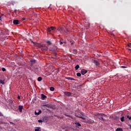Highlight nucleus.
<instances>
[{"label":"nucleus","instance_id":"e433bc0d","mask_svg":"<svg viewBox=\"0 0 131 131\" xmlns=\"http://www.w3.org/2000/svg\"><path fill=\"white\" fill-rule=\"evenodd\" d=\"M28 69H29V70H32L31 67H28Z\"/></svg>","mask_w":131,"mask_h":131},{"label":"nucleus","instance_id":"423d86ee","mask_svg":"<svg viewBox=\"0 0 131 131\" xmlns=\"http://www.w3.org/2000/svg\"><path fill=\"white\" fill-rule=\"evenodd\" d=\"M81 73L82 75H84V74H86V73H88V71L82 69L81 70Z\"/></svg>","mask_w":131,"mask_h":131},{"label":"nucleus","instance_id":"c9c22d12","mask_svg":"<svg viewBox=\"0 0 131 131\" xmlns=\"http://www.w3.org/2000/svg\"><path fill=\"white\" fill-rule=\"evenodd\" d=\"M128 47H129V48H131V43L128 44Z\"/></svg>","mask_w":131,"mask_h":131},{"label":"nucleus","instance_id":"c756f323","mask_svg":"<svg viewBox=\"0 0 131 131\" xmlns=\"http://www.w3.org/2000/svg\"><path fill=\"white\" fill-rule=\"evenodd\" d=\"M89 123H94V120H91L90 122L89 121Z\"/></svg>","mask_w":131,"mask_h":131},{"label":"nucleus","instance_id":"ddd939ff","mask_svg":"<svg viewBox=\"0 0 131 131\" xmlns=\"http://www.w3.org/2000/svg\"><path fill=\"white\" fill-rule=\"evenodd\" d=\"M31 66L32 67V66H33V64H34V63H35V60H31Z\"/></svg>","mask_w":131,"mask_h":131},{"label":"nucleus","instance_id":"7c9ffc66","mask_svg":"<svg viewBox=\"0 0 131 131\" xmlns=\"http://www.w3.org/2000/svg\"><path fill=\"white\" fill-rule=\"evenodd\" d=\"M64 130H65V131H70V129H69V128H66V129H64Z\"/></svg>","mask_w":131,"mask_h":131},{"label":"nucleus","instance_id":"b1692460","mask_svg":"<svg viewBox=\"0 0 131 131\" xmlns=\"http://www.w3.org/2000/svg\"><path fill=\"white\" fill-rule=\"evenodd\" d=\"M2 83V84H5V82L3 80H0V84Z\"/></svg>","mask_w":131,"mask_h":131},{"label":"nucleus","instance_id":"dca6fc26","mask_svg":"<svg viewBox=\"0 0 131 131\" xmlns=\"http://www.w3.org/2000/svg\"><path fill=\"white\" fill-rule=\"evenodd\" d=\"M75 124H76L77 127H79V126H81V125L79 123L77 122L75 123Z\"/></svg>","mask_w":131,"mask_h":131},{"label":"nucleus","instance_id":"aec40b11","mask_svg":"<svg viewBox=\"0 0 131 131\" xmlns=\"http://www.w3.org/2000/svg\"><path fill=\"white\" fill-rule=\"evenodd\" d=\"M50 91H51V92H54V91H55V88L54 87H51Z\"/></svg>","mask_w":131,"mask_h":131},{"label":"nucleus","instance_id":"49530a36","mask_svg":"<svg viewBox=\"0 0 131 131\" xmlns=\"http://www.w3.org/2000/svg\"><path fill=\"white\" fill-rule=\"evenodd\" d=\"M69 58H71V56H69Z\"/></svg>","mask_w":131,"mask_h":131},{"label":"nucleus","instance_id":"7ed1b4c3","mask_svg":"<svg viewBox=\"0 0 131 131\" xmlns=\"http://www.w3.org/2000/svg\"><path fill=\"white\" fill-rule=\"evenodd\" d=\"M40 48L41 50H43V51H48V50H49L48 47L43 45H40Z\"/></svg>","mask_w":131,"mask_h":131},{"label":"nucleus","instance_id":"ea45409f","mask_svg":"<svg viewBox=\"0 0 131 131\" xmlns=\"http://www.w3.org/2000/svg\"><path fill=\"white\" fill-rule=\"evenodd\" d=\"M17 99H18V100H20V96H18L17 97Z\"/></svg>","mask_w":131,"mask_h":131},{"label":"nucleus","instance_id":"2f4dec72","mask_svg":"<svg viewBox=\"0 0 131 131\" xmlns=\"http://www.w3.org/2000/svg\"><path fill=\"white\" fill-rule=\"evenodd\" d=\"M2 71H3V72L6 71V69H5L4 68H2Z\"/></svg>","mask_w":131,"mask_h":131},{"label":"nucleus","instance_id":"cd10ccee","mask_svg":"<svg viewBox=\"0 0 131 131\" xmlns=\"http://www.w3.org/2000/svg\"><path fill=\"white\" fill-rule=\"evenodd\" d=\"M65 116H67L68 117H70V118H72V116L68 115H66V114H65Z\"/></svg>","mask_w":131,"mask_h":131},{"label":"nucleus","instance_id":"39448f33","mask_svg":"<svg viewBox=\"0 0 131 131\" xmlns=\"http://www.w3.org/2000/svg\"><path fill=\"white\" fill-rule=\"evenodd\" d=\"M93 63L97 66V67H99L100 66V63H99L98 61H97L96 60H93Z\"/></svg>","mask_w":131,"mask_h":131},{"label":"nucleus","instance_id":"c85d7f7f","mask_svg":"<svg viewBox=\"0 0 131 131\" xmlns=\"http://www.w3.org/2000/svg\"><path fill=\"white\" fill-rule=\"evenodd\" d=\"M10 124H12L13 126H15V123L12 122H10Z\"/></svg>","mask_w":131,"mask_h":131},{"label":"nucleus","instance_id":"2eb2a0df","mask_svg":"<svg viewBox=\"0 0 131 131\" xmlns=\"http://www.w3.org/2000/svg\"><path fill=\"white\" fill-rule=\"evenodd\" d=\"M73 54H74V55H76V54H77V50L76 49L73 50Z\"/></svg>","mask_w":131,"mask_h":131},{"label":"nucleus","instance_id":"f704fd0d","mask_svg":"<svg viewBox=\"0 0 131 131\" xmlns=\"http://www.w3.org/2000/svg\"><path fill=\"white\" fill-rule=\"evenodd\" d=\"M30 40L31 41V42H32V43H35V42L32 41V39H30Z\"/></svg>","mask_w":131,"mask_h":131},{"label":"nucleus","instance_id":"37998d69","mask_svg":"<svg viewBox=\"0 0 131 131\" xmlns=\"http://www.w3.org/2000/svg\"><path fill=\"white\" fill-rule=\"evenodd\" d=\"M112 35H113V36H114V34L112 33Z\"/></svg>","mask_w":131,"mask_h":131},{"label":"nucleus","instance_id":"9d476101","mask_svg":"<svg viewBox=\"0 0 131 131\" xmlns=\"http://www.w3.org/2000/svg\"><path fill=\"white\" fill-rule=\"evenodd\" d=\"M41 128L40 127H35L34 131H41Z\"/></svg>","mask_w":131,"mask_h":131},{"label":"nucleus","instance_id":"1a4fd4ad","mask_svg":"<svg viewBox=\"0 0 131 131\" xmlns=\"http://www.w3.org/2000/svg\"><path fill=\"white\" fill-rule=\"evenodd\" d=\"M18 110L19 112L22 113V110H23V105H19Z\"/></svg>","mask_w":131,"mask_h":131},{"label":"nucleus","instance_id":"20e7f679","mask_svg":"<svg viewBox=\"0 0 131 131\" xmlns=\"http://www.w3.org/2000/svg\"><path fill=\"white\" fill-rule=\"evenodd\" d=\"M55 29L56 28L54 27H51L50 28H48L47 31H48V32H51L52 30H55Z\"/></svg>","mask_w":131,"mask_h":131},{"label":"nucleus","instance_id":"f3484780","mask_svg":"<svg viewBox=\"0 0 131 131\" xmlns=\"http://www.w3.org/2000/svg\"><path fill=\"white\" fill-rule=\"evenodd\" d=\"M37 80L38 81H41V80H42V78H41V77H38L37 78Z\"/></svg>","mask_w":131,"mask_h":131},{"label":"nucleus","instance_id":"0eeeda50","mask_svg":"<svg viewBox=\"0 0 131 131\" xmlns=\"http://www.w3.org/2000/svg\"><path fill=\"white\" fill-rule=\"evenodd\" d=\"M13 24H14L15 25H18L19 24V20L17 19H14L13 21Z\"/></svg>","mask_w":131,"mask_h":131},{"label":"nucleus","instance_id":"de8ad7c7","mask_svg":"<svg viewBox=\"0 0 131 131\" xmlns=\"http://www.w3.org/2000/svg\"><path fill=\"white\" fill-rule=\"evenodd\" d=\"M0 129H2V126H0Z\"/></svg>","mask_w":131,"mask_h":131},{"label":"nucleus","instance_id":"f03ea898","mask_svg":"<svg viewBox=\"0 0 131 131\" xmlns=\"http://www.w3.org/2000/svg\"><path fill=\"white\" fill-rule=\"evenodd\" d=\"M83 115L84 114H83V112H79L78 113H76L75 114V116L76 117H78L79 118H81V119H85V118L83 117Z\"/></svg>","mask_w":131,"mask_h":131},{"label":"nucleus","instance_id":"9b49d317","mask_svg":"<svg viewBox=\"0 0 131 131\" xmlns=\"http://www.w3.org/2000/svg\"><path fill=\"white\" fill-rule=\"evenodd\" d=\"M47 98V96L43 94H41V100H45Z\"/></svg>","mask_w":131,"mask_h":131},{"label":"nucleus","instance_id":"4c0bfd02","mask_svg":"<svg viewBox=\"0 0 131 131\" xmlns=\"http://www.w3.org/2000/svg\"><path fill=\"white\" fill-rule=\"evenodd\" d=\"M57 30H58V31H61V30H62L61 29V28H58L57 29Z\"/></svg>","mask_w":131,"mask_h":131},{"label":"nucleus","instance_id":"a18cd8bd","mask_svg":"<svg viewBox=\"0 0 131 131\" xmlns=\"http://www.w3.org/2000/svg\"><path fill=\"white\" fill-rule=\"evenodd\" d=\"M0 20H2V17L0 16Z\"/></svg>","mask_w":131,"mask_h":131},{"label":"nucleus","instance_id":"58836bf2","mask_svg":"<svg viewBox=\"0 0 131 131\" xmlns=\"http://www.w3.org/2000/svg\"><path fill=\"white\" fill-rule=\"evenodd\" d=\"M60 45H63V42L61 41L60 42Z\"/></svg>","mask_w":131,"mask_h":131},{"label":"nucleus","instance_id":"c03bdc74","mask_svg":"<svg viewBox=\"0 0 131 131\" xmlns=\"http://www.w3.org/2000/svg\"><path fill=\"white\" fill-rule=\"evenodd\" d=\"M127 50H129V51H131L130 49H127Z\"/></svg>","mask_w":131,"mask_h":131},{"label":"nucleus","instance_id":"a878e982","mask_svg":"<svg viewBox=\"0 0 131 131\" xmlns=\"http://www.w3.org/2000/svg\"><path fill=\"white\" fill-rule=\"evenodd\" d=\"M38 122L41 123L42 122H43V121H42V120H38Z\"/></svg>","mask_w":131,"mask_h":131},{"label":"nucleus","instance_id":"473e14b6","mask_svg":"<svg viewBox=\"0 0 131 131\" xmlns=\"http://www.w3.org/2000/svg\"><path fill=\"white\" fill-rule=\"evenodd\" d=\"M48 104H44L43 105V107H48Z\"/></svg>","mask_w":131,"mask_h":131},{"label":"nucleus","instance_id":"393cba45","mask_svg":"<svg viewBox=\"0 0 131 131\" xmlns=\"http://www.w3.org/2000/svg\"><path fill=\"white\" fill-rule=\"evenodd\" d=\"M127 118H128V119H129V120H131V117H130L129 116L127 115Z\"/></svg>","mask_w":131,"mask_h":131},{"label":"nucleus","instance_id":"72a5a7b5","mask_svg":"<svg viewBox=\"0 0 131 131\" xmlns=\"http://www.w3.org/2000/svg\"><path fill=\"white\" fill-rule=\"evenodd\" d=\"M0 116H4V115H3V113L0 112Z\"/></svg>","mask_w":131,"mask_h":131},{"label":"nucleus","instance_id":"4468645a","mask_svg":"<svg viewBox=\"0 0 131 131\" xmlns=\"http://www.w3.org/2000/svg\"><path fill=\"white\" fill-rule=\"evenodd\" d=\"M66 79H68V80H75V79L72 77H67Z\"/></svg>","mask_w":131,"mask_h":131},{"label":"nucleus","instance_id":"f8f14e48","mask_svg":"<svg viewBox=\"0 0 131 131\" xmlns=\"http://www.w3.org/2000/svg\"><path fill=\"white\" fill-rule=\"evenodd\" d=\"M64 94L66 95V96H71V93L69 92H66L64 93Z\"/></svg>","mask_w":131,"mask_h":131},{"label":"nucleus","instance_id":"412c9836","mask_svg":"<svg viewBox=\"0 0 131 131\" xmlns=\"http://www.w3.org/2000/svg\"><path fill=\"white\" fill-rule=\"evenodd\" d=\"M121 121L122 122H123V121H124V117H122L121 118Z\"/></svg>","mask_w":131,"mask_h":131},{"label":"nucleus","instance_id":"a211bd4d","mask_svg":"<svg viewBox=\"0 0 131 131\" xmlns=\"http://www.w3.org/2000/svg\"><path fill=\"white\" fill-rule=\"evenodd\" d=\"M116 131H123V130L122 128H117L116 129Z\"/></svg>","mask_w":131,"mask_h":131},{"label":"nucleus","instance_id":"a19ab883","mask_svg":"<svg viewBox=\"0 0 131 131\" xmlns=\"http://www.w3.org/2000/svg\"><path fill=\"white\" fill-rule=\"evenodd\" d=\"M22 19L23 20H26V18H25V17H23Z\"/></svg>","mask_w":131,"mask_h":131},{"label":"nucleus","instance_id":"bb28decb","mask_svg":"<svg viewBox=\"0 0 131 131\" xmlns=\"http://www.w3.org/2000/svg\"><path fill=\"white\" fill-rule=\"evenodd\" d=\"M127 67L125 66H121V68H123V69H125V68H127Z\"/></svg>","mask_w":131,"mask_h":131},{"label":"nucleus","instance_id":"6ab92c4d","mask_svg":"<svg viewBox=\"0 0 131 131\" xmlns=\"http://www.w3.org/2000/svg\"><path fill=\"white\" fill-rule=\"evenodd\" d=\"M79 68V65L77 64L75 67V69L76 70H78V69Z\"/></svg>","mask_w":131,"mask_h":131},{"label":"nucleus","instance_id":"4be33fe9","mask_svg":"<svg viewBox=\"0 0 131 131\" xmlns=\"http://www.w3.org/2000/svg\"><path fill=\"white\" fill-rule=\"evenodd\" d=\"M77 76H78L79 77H80V76H81V74H80V73H77Z\"/></svg>","mask_w":131,"mask_h":131},{"label":"nucleus","instance_id":"79ce46f5","mask_svg":"<svg viewBox=\"0 0 131 131\" xmlns=\"http://www.w3.org/2000/svg\"><path fill=\"white\" fill-rule=\"evenodd\" d=\"M71 42L72 46H73V42H71Z\"/></svg>","mask_w":131,"mask_h":131},{"label":"nucleus","instance_id":"6e6552de","mask_svg":"<svg viewBox=\"0 0 131 131\" xmlns=\"http://www.w3.org/2000/svg\"><path fill=\"white\" fill-rule=\"evenodd\" d=\"M41 113V110H38L35 111V115H39Z\"/></svg>","mask_w":131,"mask_h":131},{"label":"nucleus","instance_id":"5701e85b","mask_svg":"<svg viewBox=\"0 0 131 131\" xmlns=\"http://www.w3.org/2000/svg\"><path fill=\"white\" fill-rule=\"evenodd\" d=\"M47 43L49 45V46H51L52 45V43H51L50 41H47Z\"/></svg>","mask_w":131,"mask_h":131},{"label":"nucleus","instance_id":"f257e3e1","mask_svg":"<svg viewBox=\"0 0 131 131\" xmlns=\"http://www.w3.org/2000/svg\"><path fill=\"white\" fill-rule=\"evenodd\" d=\"M96 116L98 117V119H100V120H102V121H105V119L103 117H105L107 116L104 114H100V113H97L96 114Z\"/></svg>","mask_w":131,"mask_h":131}]
</instances>
